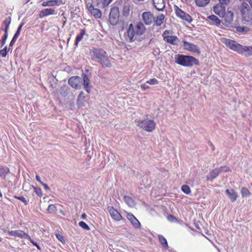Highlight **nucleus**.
I'll use <instances>...</instances> for the list:
<instances>
[{
  "label": "nucleus",
  "mask_w": 252,
  "mask_h": 252,
  "mask_svg": "<svg viewBox=\"0 0 252 252\" xmlns=\"http://www.w3.org/2000/svg\"><path fill=\"white\" fill-rule=\"evenodd\" d=\"M135 28L136 31L132 23L128 27L126 33L129 42H133L135 40L140 42L146 38V35H144V36H141L146 31V28L142 23H137Z\"/></svg>",
  "instance_id": "obj_1"
},
{
  "label": "nucleus",
  "mask_w": 252,
  "mask_h": 252,
  "mask_svg": "<svg viewBox=\"0 0 252 252\" xmlns=\"http://www.w3.org/2000/svg\"><path fill=\"white\" fill-rule=\"evenodd\" d=\"M92 61L99 63L103 67H110L112 64L106 52L100 48H94L91 52Z\"/></svg>",
  "instance_id": "obj_2"
},
{
  "label": "nucleus",
  "mask_w": 252,
  "mask_h": 252,
  "mask_svg": "<svg viewBox=\"0 0 252 252\" xmlns=\"http://www.w3.org/2000/svg\"><path fill=\"white\" fill-rule=\"evenodd\" d=\"M175 62L183 66L191 67L193 65L200 64L199 61L195 57L183 54H177L175 56Z\"/></svg>",
  "instance_id": "obj_3"
},
{
  "label": "nucleus",
  "mask_w": 252,
  "mask_h": 252,
  "mask_svg": "<svg viewBox=\"0 0 252 252\" xmlns=\"http://www.w3.org/2000/svg\"><path fill=\"white\" fill-rule=\"evenodd\" d=\"M221 41L228 48L243 55L244 46L239 44L235 40L225 38H222Z\"/></svg>",
  "instance_id": "obj_4"
},
{
  "label": "nucleus",
  "mask_w": 252,
  "mask_h": 252,
  "mask_svg": "<svg viewBox=\"0 0 252 252\" xmlns=\"http://www.w3.org/2000/svg\"><path fill=\"white\" fill-rule=\"evenodd\" d=\"M241 14L243 20L247 22L252 21V10L246 2H243L240 7Z\"/></svg>",
  "instance_id": "obj_5"
},
{
  "label": "nucleus",
  "mask_w": 252,
  "mask_h": 252,
  "mask_svg": "<svg viewBox=\"0 0 252 252\" xmlns=\"http://www.w3.org/2000/svg\"><path fill=\"white\" fill-rule=\"evenodd\" d=\"M136 125L148 132H152L156 127V123L153 120L147 118L143 120H135Z\"/></svg>",
  "instance_id": "obj_6"
},
{
  "label": "nucleus",
  "mask_w": 252,
  "mask_h": 252,
  "mask_svg": "<svg viewBox=\"0 0 252 252\" xmlns=\"http://www.w3.org/2000/svg\"><path fill=\"white\" fill-rule=\"evenodd\" d=\"M120 20L119 8L113 7L111 8L109 16V22L112 26H116Z\"/></svg>",
  "instance_id": "obj_7"
},
{
  "label": "nucleus",
  "mask_w": 252,
  "mask_h": 252,
  "mask_svg": "<svg viewBox=\"0 0 252 252\" xmlns=\"http://www.w3.org/2000/svg\"><path fill=\"white\" fill-rule=\"evenodd\" d=\"M82 78L74 76L71 77L68 81V84L75 89H80L82 88Z\"/></svg>",
  "instance_id": "obj_8"
},
{
  "label": "nucleus",
  "mask_w": 252,
  "mask_h": 252,
  "mask_svg": "<svg viewBox=\"0 0 252 252\" xmlns=\"http://www.w3.org/2000/svg\"><path fill=\"white\" fill-rule=\"evenodd\" d=\"M175 11L176 15L182 19L183 20H185L188 23H191L192 21V19L191 17L188 14L185 13L181 9H180L177 6H175Z\"/></svg>",
  "instance_id": "obj_9"
},
{
  "label": "nucleus",
  "mask_w": 252,
  "mask_h": 252,
  "mask_svg": "<svg viewBox=\"0 0 252 252\" xmlns=\"http://www.w3.org/2000/svg\"><path fill=\"white\" fill-rule=\"evenodd\" d=\"M183 47L185 49L194 53H196L198 55L201 53L200 49L198 46L186 41H183Z\"/></svg>",
  "instance_id": "obj_10"
},
{
  "label": "nucleus",
  "mask_w": 252,
  "mask_h": 252,
  "mask_svg": "<svg viewBox=\"0 0 252 252\" xmlns=\"http://www.w3.org/2000/svg\"><path fill=\"white\" fill-rule=\"evenodd\" d=\"M234 17V13L231 11L225 12L223 15L224 22H222L223 25L226 27L230 26L233 23Z\"/></svg>",
  "instance_id": "obj_11"
},
{
  "label": "nucleus",
  "mask_w": 252,
  "mask_h": 252,
  "mask_svg": "<svg viewBox=\"0 0 252 252\" xmlns=\"http://www.w3.org/2000/svg\"><path fill=\"white\" fill-rule=\"evenodd\" d=\"M142 17L144 23L147 25H151L155 21L154 16L150 12H143Z\"/></svg>",
  "instance_id": "obj_12"
},
{
  "label": "nucleus",
  "mask_w": 252,
  "mask_h": 252,
  "mask_svg": "<svg viewBox=\"0 0 252 252\" xmlns=\"http://www.w3.org/2000/svg\"><path fill=\"white\" fill-rule=\"evenodd\" d=\"M133 6L131 2H124L122 10L123 16L128 17L130 11L132 10Z\"/></svg>",
  "instance_id": "obj_13"
},
{
  "label": "nucleus",
  "mask_w": 252,
  "mask_h": 252,
  "mask_svg": "<svg viewBox=\"0 0 252 252\" xmlns=\"http://www.w3.org/2000/svg\"><path fill=\"white\" fill-rule=\"evenodd\" d=\"M7 233L8 235L11 236H16L20 238H30V236L28 235V234L21 230L8 231Z\"/></svg>",
  "instance_id": "obj_14"
},
{
  "label": "nucleus",
  "mask_w": 252,
  "mask_h": 252,
  "mask_svg": "<svg viewBox=\"0 0 252 252\" xmlns=\"http://www.w3.org/2000/svg\"><path fill=\"white\" fill-rule=\"evenodd\" d=\"M107 210L114 220L119 221L122 219V216L120 213L113 207L108 206L107 207Z\"/></svg>",
  "instance_id": "obj_15"
},
{
  "label": "nucleus",
  "mask_w": 252,
  "mask_h": 252,
  "mask_svg": "<svg viewBox=\"0 0 252 252\" xmlns=\"http://www.w3.org/2000/svg\"><path fill=\"white\" fill-rule=\"evenodd\" d=\"M226 7L219 3L217 4L213 7V11L220 17H223L225 12Z\"/></svg>",
  "instance_id": "obj_16"
},
{
  "label": "nucleus",
  "mask_w": 252,
  "mask_h": 252,
  "mask_svg": "<svg viewBox=\"0 0 252 252\" xmlns=\"http://www.w3.org/2000/svg\"><path fill=\"white\" fill-rule=\"evenodd\" d=\"M82 79L83 80V83L82 82V85H83L84 89L88 93H90L91 88L92 86L90 85V80L89 79L88 77L84 73H83Z\"/></svg>",
  "instance_id": "obj_17"
},
{
  "label": "nucleus",
  "mask_w": 252,
  "mask_h": 252,
  "mask_svg": "<svg viewBox=\"0 0 252 252\" xmlns=\"http://www.w3.org/2000/svg\"><path fill=\"white\" fill-rule=\"evenodd\" d=\"M127 219L131 222L133 226L135 228H138L140 226V223L138 220L131 213H128L126 215Z\"/></svg>",
  "instance_id": "obj_18"
},
{
  "label": "nucleus",
  "mask_w": 252,
  "mask_h": 252,
  "mask_svg": "<svg viewBox=\"0 0 252 252\" xmlns=\"http://www.w3.org/2000/svg\"><path fill=\"white\" fill-rule=\"evenodd\" d=\"M63 4L61 0H50L47 1H44L42 3V6H53L55 5H60Z\"/></svg>",
  "instance_id": "obj_19"
},
{
  "label": "nucleus",
  "mask_w": 252,
  "mask_h": 252,
  "mask_svg": "<svg viewBox=\"0 0 252 252\" xmlns=\"http://www.w3.org/2000/svg\"><path fill=\"white\" fill-rule=\"evenodd\" d=\"M155 8L158 11H163L165 7L164 0H153Z\"/></svg>",
  "instance_id": "obj_20"
},
{
  "label": "nucleus",
  "mask_w": 252,
  "mask_h": 252,
  "mask_svg": "<svg viewBox=\"0 0 252 252\" xmlns=\"http://www.w3.org/2000/svg\"><path fill=\"white\" fill-rule=\"evenodd\" d=\"M85 93L83 92H81L79 93L77 99V104L79 107H82L85 106Z\"/></svg>",
  "instance_id": "obj_21"
},
{
  "label": "nucleus",
  "mask_w": 252,
  "mask_h": 252,
  "mask_svg": "<svg viewBox=\"0 0 252 252\" xmlns=\"http://www.w3.org/2000/svg\"><path fill=\"white\" fill-rule=\"evenodd\" d=\"M55 13V10L54 9L51 8H46L40 11L39 17L40 18H42L49 15H54Z\"/></svg>",
  "instance_id": "obj_22"
},
{
  "label": "nucleus",
  "mask_w": 252,
  "mask_h": 252,
  "mask_svg": "<svg viewBox=\"0 0 252 252\" xmlns=\"http://www.w3.org/2000/svg\"><path fill=\"white\" fill-rule=\"evenodd\" d=\"M164 40L168 43L172 45H177L176 41L178 40V38L176 36L174 35H164Z\"/></svg>",
  "instance_id": "obj_23"
},
{
  "label": "nucleus",
  "mask_w": 252,
  "mask_h": 252,
  "mask_svg": "<svg viewBox=\"0 0 252 252\" xmlns=\"http://www.w3.org/2000/svg\"><path fill=\"white\" fill-rule=\"evenodd\" d=\"M220 174L219 171H218L217 168H216L210 172L209 174L207 176V179L212 182Z\"/></svg>",
  "instance_id": "obj_24"
},
{
  "label": "nucleus",
  "mask_w": 252,
  "mask_h": 252,
  "mask_svg": "<svg viewBox=\"0 0 252 252\" xmlns=\"http://www.w3.org/2000/svg\"><path fill=\"white\" fill-rule=\"evenodd\" d=\"M10 171L8 167L3 166H0V177L5 179L6 176L9 173Z\"/></svg>",
  "instance_id": "obj_25"
},
{
  "label": "nucleus",
  "mask_w": 252,
  "mask_h": 252,
  "mask_svg": "<svg viewBox=\"0 0 252 252\" xmlns=\"http://www.w3.org/2000/svg\"><path fill=\"white\" fill-rule=\"evenodd\" d=\"M70 91V88L67 86H63L61 87L60 94L64 97L66 96Z\"/></svg>",
  "instance_id": "obj_26"
},
{
  "label": "nucleus",
  "mask_w": 252,
  "mask_h": 252,
  "mask_svg": "<svg viewBox=\"0 0 252 252\" xmlns=\"http://www.w3.org/2000/svg\"><path fill=\"white\" fill-rule=\"evenodd\" d=\"M85 33H86V29H82L80 33L76 36V39H75V43H74V44L76 46H78V43L82 39L83 36L84 35Z\"/></svg>",
  "instance_id": "obj_27"
},
{
  "label": "nucleus",
  "mask_w": 252,
  "mask_h": 252,
  "mask_svg": "<svg viewBox=\"0 0 252 252\" xmlns=\"http://www.w3.org/2000/svg\"><path fill=\"white\" fill-rule=\"evenodd\" d=\"M243 55L246 57L252 56V46H244Z\"/></svg>",
  "instance_id": "obj_28"
},
{
  "label": "nucleus",
  "mask_w": 252,
  "mask_h": 252,
  "mask_svg": "<svg viewBox=\"0 0 252 252\" xmlns=\"http://www.w3.org/2000/svg\"><path fill=\"white\" fill-rule=\"evenodd\" d=\"M164 17V15L163 14H160L157 17L156 20L154 21V25L157 26H160L163 23Z\"/></svg>",
  "instance_id": "obj_29"
},
{
  "label": "nucleus",
  "mask_w": 252,
  "mask_h": 252,
  "mask_svg": "<svg viewBox=\"0 0 252 252\" xmlns=\"http://www.w3.org/2000/svg\"><path fill=\"white\" fill-rule=\"evenodd\" d=\"M210 2V0H195L196 5L198 7H205Z\"/></svg>",
  "instance_id": "obj_30"
},
{
  "label": "nucleus",
  "mask_w": 252,
  "mask_h": 252,
  "mask_svg": "<svg viewBox=\"0 0 252 252\" xmlns=\"http://www.w3.org/2000/svg\"><path fill=\"white\" fill-rule=\"evenodd\" d=\"M117 24L118 25V28L121 31H123L125 28H126L128 26L127 23L125 22L123 19H120Z\"/></svg>",
  "instance_id": "obj_31"
},
{
  "label": "nucleus",
  "mask_w": 252,
  "mask_h": 252,
  "mask_svg": "<svg viewBox=\"0 0 252 252\" xmlns=\"http://www.w3.org/2000/svg\"><path fill=\"white\" fill-rule=\"evenodd\" d=\"M236 31L242 33H245L249 32L250 31V29L246 26H238L236 27Z\"/></svg>",
  "instance_id": "obj_32"
},
{
  "label": "nucleus",
  "mask_w": 252,
  "mask_h": 252,
  "mask_svg": "<svg viewBox=\"0 0 252 252\" xmlns=\"http://www.w3.org/2000/svg\"><path fill=\"white\" fill-rule=\"evenodd\" d=\"M208 19L214 22L217 26H219L221 23V21L215 15H211L208 17Z\"/></svg>",
  "instance_id": "obj_33"
},
{
  "label": "nucleus",
  "mask_w": 252,
  "mask_h": 252,
  "mask_svg": "<svg viewBox=\"0 0 252 252\" xmlns=\"http://www.w3.org/2000/svg\"><path fill=\"white\" fill-rule=\"evenodd\" d=\"M91 14L95 18H99L101 16V12L100 10L97 8H94L90 12Z\"/></svg>",
  "instance_id": "obj_34"
},
{
  "label": "nucleus",
  "mask_w": 252,
  "mask_h": 252,
  "mask_svg": "<svg viewBox=\"0 0 252 252\" xmlns=\"http://www.w3.org/2000/svg\"><path fill=\"white\" fill-rule=\"evenodd\" d=\"M158 239L163 247L166 249L168 247L166 239L162 235H159Z\"/></svg>",
  "instance_id": "obj_35"
},
{
  "label": "nucleus",
  "mask_w": 252,
  "mask_h": 252,
  "mask_svg": "<svg viewBox=\"0 0 252 252\" xmlns=\"http://www.w3.org/2000/svg\"><path fill=\"white\" fill-rule=\"evenodd\" d=\"M20 32H21V31L17 30L11 42H10L9 47H12L15 44L16 40L17 39L18 37H19V36L20 35Z\"/></svg>",
  "instance_id": "obj_36"
},
{
  "label": "nucleus",
  "mask_w": 252,
  "mask_h": 252,
  "mask_svg": "<svg viewBox=\"0 0 252 252\" xmlns=\"http://www.w3.org/2000/svg\"><path fill=\"white\" fill-rule=\"evenodd\" d=\"M228 196L230 200L233 202L237 200L238 194L234 189H231V192Z\"/></svg>",
  "instance_id": "obj_37"
},
{
  "label": "nucleus",
  "mask_w": 252,
  "mask_h": 252,
  "mask_svg": "<svg viewBox=\"0 0 252 252\" xmlns=\"http://www.w3.org/2000/svg\"><path fill=\"white\" fill-rule=\"evenodd\" d=\"M11 17L9 16V17H8L7 18H6L2 23V25H3V24L5 25V27L4 29H6V28H7V33H8L9 25L11 23Z\"/></svg>",
  "instance_id": "obj_38"
},
{
  "label": "nucleus",
  "mask_w": 252,
  "mask_h": 252,
  "mask_svg": "<svg viewBox=\"0 0 252 252\" xmlns=\"http://www.w3.org/2000/svg\"><path fill=\"white\" fill-rule=\"evenodd\" d=\"M3 31L4 32V34L1 39V46H3L5 44L8 35V34L7 32V28L6 29H3Z\"/></svg>",
  "instance_id": "obj_39"
},
{
  "label": "nucleus",
  "mask_w": 252,
  "mask_h": 252,
  "mask_svg": "<svg viewBox=\"0 0 252 252\" xmlns=\"http://www.w3.org/2000/svg\"><path fill=\"white\" fill-rule=\"evenodd\" d=\"M241 193H242V195L243 196V197H244V196H248L249 195H250L251 194V192L249 190V189L245 188V187H243L241 189Z\"/></svg>",
  "instance_id": "obj_40"
},
{
  "label": "nucleus",
  "mask_w": 252,
  "mask_h": 252,
  "mask_svg": "<svg viewBox=\"0 0 252 252\" xmlns=\"http://www.w3.org/2000/svg\"><path fill=\"white\" fill-rule=\"evenodd\" d=\"M31 187H32L34 190L35 193L40 197H42L43 195V193L41 190V189L39 188H36L34 186L32 185Z\"/></svg>",
  "instance_id": "obj_41"
},
{
  "label": "nucleus",
  "mask_w": 252,
  "mask_h": 252,
  "mask_svg": "<svg viewBox=\"0 0 252 252\" xmlns=\"http://www.w3.org/2000/svg\"><path fill=\"white\" fill-rule=\"evenodd\" d=\"M182 190L186 194H189L190 192V189L189 186L184 185L181 187Z\"/></svg>",
  "instance_id": "obj_42"
},
{
  "label": "nucleus",
  "mask_w": 252,
  "mask_h": 252,
  "mask_svg": "<svg viewBox=\"0 0 252 252\" xmlns=\"http://www.w3.org/2000/svg\"><path fill=\"white\" fill-rule=\"evenodd\" d=\"M125 201L129 205H132L133 203V200L129 196H125L124 197Z\"/></svg>",
  "instance_id": "obj_43"
},
{
  "label": "nucleus",
  "mask_w": 252,
  "mask_h": 252,
  "mask_svg": "<svg viewBox=\"0 0 252 252\" xmlns=\"http://www.w3.org/2000/svg\"><path fill=\"white\" fill-rule=\"evenodd\" d=\"M79 226H80L81 227H82V228H83L85 230H90V228L89 226H88V225L83 221H81L80 222H79Z\"/></svg>",
  "instance_id": "obj_44"
},
{
  "label": "nucleus",
  "mask_w": 252,
  "mask_h": 252,
  "mask_svg": "<svg viewBox=\"0 0 252 252\" xmlns=\"http://www.w3.org/2000/svg\"><path fill=\"white\" fill-rule=\"evenodd\" d=\"M218 171H219L220 173H221L222 172H229L230 171L229 167L226 166H221L219 168H217Z\"/></svg>",
  "instance_id": "obj_45"
},
{
  "label": "nucleus",
  "mask_w": 252,
  "mask_h": 252,
  "mask_svg": "<svg viewBox=\"0 0 252 252\" xmlns=\"http://www.w3.org/2000/svg\"><path fill=\"white\" fill-rule=\"evenodd\" d=\"M167 220L170 222H178V219L172 215H169L167 216Z\"/></svg>",
  "instance_id": "obj_46"
},
{
  "label": "nucleus",
  "mask_w": 252,
  "mask_h": 252,
  "mask_svg": "<svg viewBox=\"0 0 252 252\" xmlns=\"http://www.w3.org/2000/svg\"><path fill=\"white\" fill-rule=\"evenodd\" d=\"M158 80L156 78L151 79L146 82V83H148L150 85H156L158 84Z\"/></svg>",
  "instance_id": "obj_47"
},
{
  "label": "nucleus",
  "mask_w": 252,
  "mask_h": 252,
  "mask_svg": "<svg viewBox=\"0 0 252 252\" xmlns=\"http://www.w3.org/2000/svg\"><path fill=\"white\" fill-rule=\"evenodd\" d=\"M7 47L5 46L2 50H0V55L3 57H5L7 55Z\"/></svg>",
  "instance_id": "obj_48"
},
{
  "label": "nucleus",
  "mask_w": 252,
  "mask_h": 252,
  "mask_svg": "<svg viewBox=\"0 0 252 252\" xmlns=\"http://www.w3.org/2000/svg\"><path fill=\"white\" fill-rule=\"evenodd\" d=\"M57 210V207L54 204H50L49 205L47 210L50 212L53 213Z\"/></svg>",
  "instance_id": "obj_49"
},
{
  "label": "nucleus",
  "mask_w": 252,
  "mask_h": 252,
  "mask_svg": "<svg viewBox=\"0 0 252 252\" xmlns=\"http://www.w3.org/2000/svg\"><path fill=\"white\" fill-rule=\"evenodd\" d=\"M15 198H16L19 200H21L22 202H23L25 205L28 204V202L26 198L23 196H15L14 197Z\"/></svg>",
  "instance_id": "obj_50"
},
{
  "label": "nucleus",
  "mask_w": 252,
  "mask_h": 252,
  "mask_svg": "<svg viewBox=\"0 0 252 252\" xmlns=\"http://www.w3.org/2000/svg\"><path fill=\"white\" fill-rule=\"evenodd\" d=\"M229 2L230 0H219V4L225 6V7Z\"/></svg>",
  "instance_id": "obj_51"
},
{
  "label": "nucleus",
  "mask_w": 252,
  "mask_h": 252,
  "mask_svg": "<svg viewBox=\"0 0 252 252\" xmlns=\"http://www.w3.org/2000/svg\"><path fill=\"white\" fill-rule=\"evenodd\" d=\"M28 239L30 240L31 243H32L33 244V245H34V246H36L38 250L41 249L40 246L38 245V244L36 242H34L30 237V238H28Z\"/></svg>",
  "instance_id": "obj_52"
},
{
  "label": "nucleus",
  "mask_w": 252,
  "mask_h": 252,
  "mask_svg": "<svg viewBox=\"0 0 252 252\" xmlns=\"http://www.w3.org/2000/svg\"><path fill=\"white\" fill-rule=\"evenodd\" d=\"M56 237L59 240H60L61 242H63V241H64V240L63 239V237L62 235L59 234V233H56Z\"/></svg>",
  "instance_id": "obj_53"
},
{
  "label": "nucleus",
  "mask_w": 252,
  "mask_h": 252,
  "mask_svg": "<svg viewBox=\"0 0 252 252\" xmlns=\"http://www.w3.org/2000/svg\"><path fill=\"white\" fill-rule=\"evenodd\" d=\"M110 0H100V1L102 2L104 5H108L111 2Z\"/></svg>",
  "instance_id": "obj_54"
},
{
  "label": "nucleus",
  "mask_w": 252,
  "mask_h": 252,
  "mask_svg": "<svg viewBox=\"0 0 252 252\" xmlns=\"http://www.w3.org/2000/svg\"><path fill=\"white\" fill-rule=\"evenodd\" d=\"M141 88L144 90H146L150 88L149 86H148L146 84H142L141 85Z\"/></svg>",
  "instance_id": "obj_55"
},
{
  "label": "nucleus",
  "mask_w": 252,
  "mask_h": 252,
  "mask_svg": "<svg viewBox=\"0 0 252 252\" xmlns=\"http://www.w3.org/2000/svg\"><path fill=\"white\" fill-rule=\"evenodd\" d=\"M87 7L89 9V10L91 12L93 9H94V6L91 3H88L87 4Z\"/></svg>",
  "instance_id": "obj_56"
},
{
  "label": "nucleus",
  "mask_w": 252,
  "mask_h": 252,
  "mask_svg": "<svg viewBox=\"0 0 252 252\" xmlns=\"http://www.w3.org/2000/svg\"><path fill=\"white\" fill-rule=\"evenodd\" d=\"M200 222L199 221L194 222V225L196 228L199 230H201V228L200 227Z\"/></svg>",
  "instance_id": "obj_57"
},
{
  "label": "nucleus",
  "mask_w": 252,
  "mask_h": 252,
  "mask_svg": "<svg viewBox=\"0 0 252 252\" xmlns=\"http://www.w3.org/2000/svg\"><path fill=\"white\" fill-rule=\"evenodd\" d=\"M41 185L44 186L45 189H49V187L46 184L41 183Z\"/></svg>",
  "instance_id": "obj_58"
},
{
  "label": "nucleus",
  "mask_w": 252,
  "mask_h": 252,
  "mask_svg": "<svg viewBox=\"0 0 252 252\" xmlns=\"http://www.w3.org/2000/svg\"><path fill=\"white\" fill-rule=\"evenodd\" d=\"M169 32L168 31H165L164 32H163V39H164V35H168V34H169Z\"/></svg>",
  "instance_id": "obj_59"
},
{
  "label": "nucleus",
  "mask_w": 252,
  "mask_h": 252,
  "mask_svg": "<svg viewBox=\"0 0 252 252\" xmlns=\"http://www.w3.org/2000/svg\"><path fill=\"white\" fill-rule=\"evenodd\" d=\"M35 179L38 182H39L41 184V183H43L41 180H40V178L39 176L38 175H36V177H35Z\"/></svg>",
  "instance_id": "obj_60"
},
{
  "label": "nucleus",
  "mask_w": 252,
  "mask_h": 252,
  "mask_svg": "<svg viewBox=\"0 0 252 252\" xmlns=\"http://www.w3.org/2000/svg\"><path fill=\"white\" fill-rule=\"evenodd\" d=\"M24 22L21 23L20 24V25L19 26V27H18L17 30L21 31V29H22V28L24 26Z\"/></svg>",
  "instance_id": "obj_61"
},
{
  "label": "nucleus",
  "mask_w": 252,
  "mask_h": 252,
  "mask_svg": "<svg viewBox=\"0 0 252 252\" xmlns=\"http://www.w3.org/2000/svg\"><path fill=\"white\" fill-rule=\"evenodd\" d=\"M225 192L228 196L230 194V193L231 192V189H227L225 191Z\"/></svg>",
  "instance_id": "obj_62"
},
{
  "label": "nucleus",
  "mask_w": 252,
  "mask_h": 252,
  "mask_svg": "<svg viewBox=\"0 0 252 252\" xmlns=\"http://www.w3.org/2000/svg\"><path fill=\"white\" fill-rule=\"evenodd\" d=\"M87 218V215L85 213H83L81 215V218L83 219H86Z\"/></svg>",
  "instance_id": "obj_63"
},
{
  "label": "nucleus",
  "mask_w": 252,
  "mask_h": 252,
  "mask_svg": "<svg viewBox=\"0 0 252 252\" xmlns=\"http://www.w3.org/2000/svg\"><path fill=\"white\" fill-rule=\"evenodd\" d=\"M152 41H153V39H151L150 40V41L149 42L148 44L149 45L151 44L152 43Z\"/></svg>",
  "instance_id": "obj_64"
}]
</instances>
